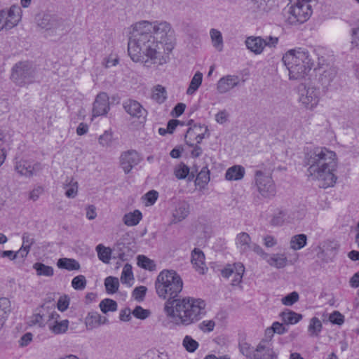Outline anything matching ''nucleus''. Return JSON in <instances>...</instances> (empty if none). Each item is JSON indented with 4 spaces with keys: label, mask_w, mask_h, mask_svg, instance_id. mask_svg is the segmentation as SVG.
Segmentation results:
<instances>
[{
    "label": "nucleus",
    "mask_w": 359,
    "mask_h": 359,
    "mask_svg": "<svg viewBox=\"0 0 359 359\" xmlns=\"http://www.w3.org/2000/svg\"><path fill=\"white\" fill-rule=\"evenodd\" d=\"M174 31L166 21L141 20L133 25L128 52L134 62L162 65L163 54H169L175 47Z\"/></svg>",
    "instance_id": "nucleus-1"
},
{
    "label": "nucleus",
    "mask_w": 359,
    "mask_h": 359,
    "mask_svg": "<svg viewBox=\"0 0 359 359\" xmlns=\"http://www.w3.org/2000/svg\"><path fill=\"white\" fill-rule=\"evenodd\" d=\"M304 162L308 165L307 172L313 179L322 182L320 187H333L337 181L334 172L337 168L336 154L325 147H316L307 152Z\"/></svg>",
    "instance_id": "nucleus-2"
},
{
    "label": "nucleus",
    "mask_w": 359,
    "mask_h": 359,
    "mask_svg": "<svg viewBox=\"0 0 359 359\" xmlns=\"http://www.w3.org/2000/svg\"><path fill=\"white\" fill-rule=\"evenodd\" d=\"M164 312L175 325L187 327L196 323L206 315V303L202 299L190 297L168 299Z\"/></svg>",
    "instance_id": "nucleus-3"
},
{
    "label": "nucleus",
    "mask_w": 359,
    "mask_h": 359,
    "mask_svg": "<svg viewBox=\"0 0 359 359\" xmlns=\"http://www.w3.org/2000/svg\"><path fill=\"white\" fill-rule=\"evenodd\" d=\"M282 60L289 72L290 80L304 79L313 65L309 52L301 48L288 50Z\"/></svg>",
    "instance_id": "nucleus-4"
},
{
    "label": "nucleus",
    "mask_w": 359,
    "mask_h": 359,
    "mask_svg": "<svg viewBox=\"0 0 359 359\" xmlns=\"http://www.w3.org/2000/svg\"><path fill=\"white\" fill-rule=\"evenodd\" d=\"M159 297L168 299H178L183 287V282L176 271H161L155 283Z\"/></svg>",
    "instance_id": "nucleus-5"
},
{
    "label": "nucleus",
    "mask_w": 359,
    "mask_h": 359,
    "mask_svg": "<svg viewBox=\"0 0 359 359\" xmlns=\"http://www.w3.org/2000/svg\"><path fill=\"white\" fill-rule=\"evenodd\" d=\"M311 1L297 0L294 5L291 6L287 11L286 21L291 25L302 24L306 22L312 14Z\"/></svg>",
    "instance_id": "nucleus-6"
},
{
    "label": "nucleus",
    "mask_w": 359,
    "mask_h": 359,
    "mask_svg": "<svg viewBox=\"0 0 359 359\" xmlns=\"http://www.w3.org/2000/svg\"><path fill=\"white\" fill-rule=\"evenodd\" d=\"M34 77L35 68L27 61L19 62L12 68L11 78L19 86L33 83Z\"/></svg>",
    "instance_id": "nucleus-7"
},
{
    "label": "nucleus",
    "mask_w": 359,
    "mask_h": 359,
    "mask_svg": "<svg viewBox=\"0 0 359 359\" xmlns=\"http://www.w3.org/2000/svg\"><path fill=\"white\" fill-rule=\"evenodd\" d=\"M22 11L19 6L12 5L9 8L0 10V32L10 30L18 25L22 18Z\"/></svg>",
    "instance_id": "nucleus-8"
},
{
    "label": "nucleus",
    "mask_w": 359,
    "mask_h": 359,
    "mask_svg": "<svg viewBox=\"0 0 359 359\" xmlns=\"http://www.w3.org/2000/svg\"><path fill=\"white\" fill-rule=\"evenodd\" d=\"M236 246L241 254L248 255L251 251L261 256L262 258H267L269 254L257 243L251 241V238L248 233L241 232L236 237Z\"/></svg>",
    "instance_id": "nucleus-9"
},
{
    "label": "nucleus",
    "mask_w": 359,
    "mask_h": 359,
    "mask_svg": "<svg viewBox=\"0 0 359 359\" xmlns=\"http://www.w3.org/2000/svg\"><path fill=\"white\" fill-rule=\"evenodd\" d=\"M320 97V90L319 88L304 85L299 88V102L309 109L315 108Z\"/></svg>",
    "instance_id": "nucleus-10"
},
{
    "label": "nucleus",
    "mask_w": 359,
    "mask_h": 359,
    "mask_svg": "<svg viewBox=\"0 0 359 359\" xmlns=\"http://www.w3.org/2000/svg\"><path fill=\"white\" fill-rule=\"evenodd\" d=\"M255 182L259 194L264 198H272L276 194V189L272 178L258 170L255 174Z\"/></svg>",
    "instance_id": "nucleus-11"
},
{
    "label": "nucleus",
    "mask_w": 359,
    "mask_h": 359,
    "mask_svg": "<svg viewBox=\"0 0 359 359\" xmlns=\"http://www.w3.org/2000/svg\"><path fill=\"white\" fill-rule=\"evenodd\" d=\"M37 25L46 31H50L53 34L57 30L63 31V21L56 15L44 14L38 20Z\"/></svg>",
    "instance_id": "nucleus-12"
},
{
    "label": "nucleus",
    "mask_w": 359,
    "mask_h": 359,
    "mask_svg": "<svg viewBox=\"0 0 359 359\" xmlns=\"http://www.w3.org/2000/svg\"><path fill=\"white\" fill-rule=\"evenodd\" d=\"M141 160L140 154L133 149L123 152L120 156V163L126 174H128Z\"/></svg>",
    "instance_id": "nucleus-13"
},
{
    "label": "nucleus",
    "mask_w": 359,
    "mask_h": 359,
    "mask_svg": "<svg viewBox=\"0 0 359 359\" xmlns=\"http://www.w3.org/2000/svg\"><path fill=\"white\" fill-rule=\"evenodd\" d=\"M109 110V97L106 93H99L95 100L93 107V116H104Z\"/></svg>",
    "instance_id": "nucleus-14"
},
{
    "label": "nucleus",
    "mask_w": 359,
    "mask_h": 359,
    "mask_svg": "<svg viewBox=\"0 0 359 359\" xmlns=\"http://www.w3.org/2000/svg\"><path fill=\"white\" fill-rule=\"evenodd\" d=\"M240 79L236 75H227L222 77L217 82V90L221 93L224 94L239 84Z\"/></svg>",
    "instance_id": "nucleus-15"
},
{
    "label": "nucleus",
    "mask_w": 359,
    "mask_h": 359,
    "mask_svg": "<svg viewBox=\"0 0 359 359\" xmlns=\"http://www.w3.org/2000/svg\"><path fill=\"white\" fill-rule=\"evenodd\" d=\"M54 300L46 301L39 309L41 314L46 319L48 323L54 319L60 318V315L55 311Z\"/></svg>",
    "instance_id": "nucleus-16"
},
{
    "label": "nucleus",
    "mask_w": 359,
    "mask_h": 359,
    "mask_svg": "<svg viewBox=\"0 0 359 359\" xmlns=\"http://www.w3.org/2000/svg\"><path fill=\"white\" fill-rule=\"evenodd\" d=\"M124 109L132 116L145 118L147 111L137 101L129 100L124 104Z\"/></svg>",
    "instance_id": "nucleus-17"
},
{
    "label": "nucleus",
    "mask_w": 359,
    "mask_h": 359,
    "mask_svg": "<svg viewBox=\"0 0 359 359\" xmlns=\"http://www.w3.org/2000/svg\"><path fill=\"white\" fill-rule=\"evenodd\" d=\"M245 45L251 52L256 55L262 53L266 47L264 38L261 36L248 37L245 40Z\"/></svg>",
    "instance_id": "nucleus-18"
},
{
    "label": "nucleus",
    "mask_w": 359,
    "mask_h": 359,
    "mask_svg": "<svg viewBox=\"0 0 359 359\" xmlns=\"http://www.w3.org/2000/svg\"><path fill=\"white\" fill-rule=\"evenodd\" d=\"M319 71L320 72L319 73V82L323 87H328L337 76V72L336 68L334 67H327L325 69L320 68Z\"/></svg>",
    "instance_id": "nucleus-19"
},
{
    "label": "nucleus",
    "mask_w": 359,
    "mask_h": 359,
    "mask_svg": "<svg viewBox=\"0 0 359 359\" xmlns=\"http://www.w3.org/2000/svg\"><path fill=\"white\" fill-rule=\"evenodd\" d=\"M255 9L262 11L269 12L276 8L281 0H250Z\"/></svg>",
    "instance_id": "nucleus-20"
},
{
    "label": "nucleus",
    "mask_w": 359,
    "mask_h": 359,
    "mask_svg": "<svg viewBox=\"0 0 359 359\" xmlns=\"http://www.w3.org/2000/svg\"><path fill=\"white\" fill-rule=\"evenodd\" d=\"M190 212V205L187 201H181L177 204L173 212V222L175 223L184 220Z\"/></svg>",
    "instance_id": "nucleus-21"
},
{
    "label": "nucleus",
    "mask_w": 359,
    "mask_h": 359,
    "mask_svg": "<svg viewBox=\"0 0 359 359\" xmlns=\"http://www.w3.org/2000/svg\"><path fill=\"white\" fill-rule=\"evenodd\" d=\"M174 175L178 180L187 178L188 182L194 180L195 177V172H190L189 166L184 163H180L175 168Z\"/></svg>",
    "instance_id": "nucleus-22"
},
{
    "label": "nucleus",
    "mask_w": 359,
    "mask_h": 359,
    "mask_svg": "<svg viewBox=\"0 0 359 359\" xmlns=\"http://www.w3.org/2000/svg\"><path fill=\"white\" fill-rule=\"evenodd\" d=\"M265 259L270 266L276 267L278 269L283 268L288 265L290 262L285 254H273L269 255L267 258H263Z\"/></svg>",
    "instance_id": "nucleus-23"
},
{
    "label": "nucleus",
    "mask_w": 359,
    "mask_h": 359,
    "mask_svg": "<svg viewBox=\"0 0 359 359\" xmlns=\"http://www.w3.org/2000/svg\"><path fill=\"white\" fill-rule=\"evenodd\" d=\"M58 319L59 318L54 319L53 323L50 321L48 324L49 330L55 334H61L65 333L69 326L68 320L65 319L59 320Z\"/></svg>",
    "instance_id": "nucleus-24"
},
{
    "label": "nucleus",
    "mask_w": 359,
    "mask_h": 359,
    "mask_svg": "<svg viewBox=\"0 0 359 359\" xmlns=\"http://www.w3.org/2000/svg\"><path fill=\"white\" fill-rule=\"evenodd\" d=\"M244 175L245 168L241 165H236L227 169L225 178L229 181L240 180L244 177Z\"/></svg>",
    "instance_id": "nucleus-25"
},
{
    "label": "nucleus",
    "mask_w": 359,
    "mask_h": 359,
    "mask_svg": "<svg viewBox=\"0 0 359 359\" xmlns=\"http://www.w3.org/2000/svg\"><path fill=\"white\" fill-rule=\"evenodd\" d=\"M194 123L193 120L189 121L187 125L190 127L187 131V133L185 135V141L188 140L189 142H194L195 140V137L200 135V132L203 130V126L201 124H196Z\"/></svg>",
    "instance_id": "nucleus-26"
},
{
    "label": "nucleus",
    "mask_w": 359,
    "mask_h": 359,
    "mask_svg": "<svg viewBox=\"0 0 359 359\" xmlns=\"http://www.w3.org/2000/svg\"><path fill=\"white\" fill-rule=\"evenodd\" d=\"M142 218V212L138 210H135L133 212L125 214L123 217V222L126 226H133L138 224Z\"/></svg>",
    "instance_id": "nucleus-27"
},
{
    "label": "nucleus",
    "mask_w": 359,
    "mask_h": 359,
    "mask_svg": "<svg viewBox=\"0 0 359 359\" xmlns=\"http://www.w3.org/2000/svg\"><path fill=\"white\" fill-rule=\"evenodd\" d=\"M191 263L198 269H204L205 264V255L199 248H194L191 252Z\"/></svg>",
    "instance_id": "nucleus-28"
},
{
    "label": "nucleus",
    "mask_w": 359,
    "mask_h": 359,
    "mask_svg": "<svg viewBox=\"0 0 359 359\" xmlns=\"http://www.w3.org/2000/svg\"><path fill=\"white\" fill-rule=\"evenodd\" d=\"M280 317L284 323L293 325L297 323L302 318V316L293 311L286 309L280 313Z\"/></svg>",
    "instance_id": "nucleus-29"
},
{
    "label": "nucleus",
    "mask_w": 359,
    "mask_h": 359,
    "mask_svg": "<svg viewBox=\"0 0 359 359\" xmlns=\"http://www.w3.org/2000/svg\"><path fill=\"white\" fill-rule=\"evenodd\" d=\"M11 311V302L8 299H0V327H2Z\"/></svg>",
    "instance_id": "nucleus-30"
},
{
    "label": "nucleus",
    "mask_w": 359,
    "mask_h": 359,
    "mask_svg": "<svg viewBox=\"0 0 359 359\" xmlns=\"http://www.w3.org/2000/svg\"><path fill=\"white\" fill-rule=\"evenodd\" d=\"M15 170L22 176L30 177L33 176V169L32 165L25 161H20L16 163L15 166Z\"/></svg>",
    "instance_id": "nucleus-31"
},
{
    "label": "nucleus",
    "mask_w": 359,
    "mask_h": 359,
    "mask_svg": "<svg viewBox=\"0 0 359 359\" xmlns=\"http://www.w3.org/2000/svg\"><path fill=\"white\" fill-rule=\"evenodd\" d=\"M210 181V170L208 168V166H204L202 168L201 171L198 173L196 178L195 180L196 185L200 186L202 188H204L205 185Z\"/></svg>",
    "instance_id": "nucleus-32"
},
{
    "label": "nucleus",
    "mask_w": 359,
    "mask_h": 359,
    "mask_svg": "<svg viewBox=\"0 0 359 359\" xmlns=\"http://www.w3.org/2000/svg\"><path fill=\"white\" fill-rule=\"evenodd\" d=\"M212 46L218 50H223V38L220 31L216 29H211L210 32Z\"/></svg>",
    "instance_id": "nucleus-33"
},
{
    "label": "nucleus",
    "mask_w": 359,
    "mask_h": 359,
    "mask_svg": "<svg viewBox=\"0 0 359 359\" xmlns=\"http://www.w3.org/2000/svg\"><path fill=\"white\" fill-rule=\"evenodd\" d=\"M239 350L240 352L248 359H259L257 355H255V350H253L250 344L243 340L239 342Z\"/></svg>",
    "instance_id": "nucleus-34"
},
{
    "label": "nucleus",
    "mask_w": 359,
    "mask_h": 359,
    "mask_svg": "<svg viewBox=\"0 0 359 359\" xmlns=\"http://www.w3.org/2000/svg\"><path fill=\"white\" fill-rule=\"evenodd\" d=\"M323 325L317 317H313L310 320L308 332L311 337H318L322 330Z\"/></svg>",
    "instance_id": "nucleus-35"
},
{
    "label": "nucleus",
    "mask_w": 359,
    "mask_h": 359,
    "mask_svg": "<svg viewBox=\"0 0 359 359\" xmlns=\"http://www.w3.org/2000/svg\"><path fill=\"white\" fill-rule=\"evenodd\" d=\"M57 266L62 269H79L80 264L74 259L60 258L57 262Z\"/></svg>",
    "instance_id": "nucleus-36"
},
{
    "label": "nucleus",
    "mask_w": 359,
    "mask_h": 359,
    "mask_svg": "<svg viewBox=\"0 0 359 359\" xmlns=\"http://www.w3.org/2000/svg\"><path fill=\"white\" fill-rule=\"evenodd\" d=\"M307 237L305 234H298L292 237L290 248L294 250L303 248L306 244Z\"/></svg>",
    "instance_id": "nucleus-37"
},
{
    "label": "nucleus",
    "mask_w": 359,
    "mask_h": 359,
    "mask_svg": "<svg viewBox=\"0 0 359 359\" xmlns=\"http://www.w3.org/2000/svg\"><path fill=\"white\" fill-rule=\"evenodd\" d=\"M101 315L97 312L88 313L86 318V325L88 329L92 330L100 325Z\"/></svg>",
    "instance_id": "nucleus-38"
},
{
    "label": "nucleus",
    "mask_w": 359,
    "mask_h": 359,
    "mask_svg": "<svg viewBox=\"0 0 359 359\" xmlns=\"http://www.w3.org/2000/svg\"><path fill=\"white\" fill-rule=\"evenodd\" d=\"M203 79V74L197 72L193 76L189 86L187 90V94L193 95L201 85Z\"/></svg>",
    "instance_id": "nucleus-39"
},
{
    "label": "nucleus",
    "mask_w": 359,
    "mask_h": 359,
    "mask_svg": "<svg viewBox=\"0 0 359 359\" xmlns=\"http://www.w3.org/2000/svg\"><path fill=\"white\" fill-rule=\"evenodd\" d=\"M151 97L159 104L164 102L167 97L165 88L161 85L156 86L153 90Z\"/></svg>",
    "instance_id": "nucleus-40"
},
{
    "label": "nucleus",
    "mask_w": 359,
    "mask_h": 359,
    "mask_svg": "<svg viewBox=\"0 0 359 359\" xmlns=\"http://www.w3.org/2000/svg\"><path fill=\"white\" fill-rule=\"evenodd\" d=\"M137 265L144 269H154L156 267L155 262L145 255H140L137 257Z\"/></svg>",
    "instance_id": "nucleus-41"
},
{
    "label": "nucleus",
    "mask_w": 359,
    "mask_h": 359,
    "mask_svg": "<svg viewBox=\"0 0 359 359\" xmlns=\"http://www.w3.org/2000/svg\"><path fill=\"white\" fill-rule=\"evenodd\" d=\"M106 291L109 294H114L117 292L119 286L118 279L115 277L109 276L104 280Z\"/></svg>",
    "instance_id": "nucleus-42"
},
{
    "label": "nucleus",
    "mask_w": 359,
    "mask_h": 359,
    "mask_svg": "<svg viewBox=\"0 0 359 359\" xmlns=\"http://www.w3.org/2000/svg\"><path fill=\"white\" fill-rule=\"evenodd\" d=\"M96 250L99 259L104 263H108L111 259V250L109 248L104 247L102 244H99L96 247Z\"/></svg>",
    "instance_id": "nucleus-43"
},
{
    "label": "nucleus",
    "mask_w": 359,
    "mask_h": 359,
    "mask_svg": "<svg viewBox=\"0 0 359 359\" xmlns=\"http://www.w3.org/2000/svg\"><path fill=\"white\" fill-rule=\"evenodd\" d=\"M100 308L104 313L109 311H116L117 310V303L111 299H104L100 303Z\"/></svg>",
    "instance_id": "nucleus-44"
},
{
    "label": "nucleus",
    "mask_w": 359,
    "mask_h": 359,
    "mask_svg": "<svg viewBox=\"0 0 359 359\" xmlns=\"http://www.w3.org/2000/svg\"><path fill=\"white\" fill-rule=\"evenodd\" d=\"M182 344L185 349L190 353L194 352L199 346L198 341L194 340L191 336L189 335L184 337Z\"/></svg>",
    "instance_id": "nucleus-45"
},
{
    "label": "nucleus",
    "mask_w": 359,
    "mask_h": 359,
    "mask_svg": "<svg viewBox=\"0 0 359 359\" xmlns=\"http://www.w3.org/2000/svg\"><path fill=\"white\" fill-rule=\"evenodd\" d=\"M99 144L103 147H109L113 143V135L112 132L106 130L104 133L99 137Z\"/></svg>",
    "instance_id": "nucleus-46"
},
{
    "label": "nucleus",
    "mask_w": 359,
    "mask_h": 359,
    "mask_svg": "<svg viewBox=\"0 0 359 359\" xmlns=\"http://www.w3.org/2000/svg\"><path fill=\"white\" fill-rule=\"evenodd\" d=\"M299 299V296L298 292L294 291L287 294L285 297H283L281 299V302L283 305L285 306H292L297 302H298Z\"/></svg>",
    "instance_id": "nucleus-47"
},
{
    "label": "nucleus",
    "mask_w": 359,
    "mask_h": 359,
    "mask_svg": "<svg viewBox=\"0 0 359 359\" xmlns=\"http://www.w3.org/2000/svg\"><path fill=\"white\" fill-rule=\"evenodd\" d=\"M86 285V280L84 276L79 275L74 277L72 281V286L78 290H83Z\"/></svg>",
    "instance_id": "nucleus-48"
},
{
    "label": "nucleus",
    "mask_w": 359,
    "mask_h": 359,
    "mask_svg": "<svg viewBox=\"0 0 359 359\" xmlns=\"http://www.w3.org/2000/svg\"><path fill=\"white\" fill-rule=\"evenodd\" d=\"M132 313L135 318L144 320L149 316L151 312L149 310L144 309L140 306H137Z\"/></svg>",
    "instance_id": "nucleus-49"
},
{
    "label": "nucleus",
    "mask_w": 359,
    "mask_h": 359,
    "mask_svg": "<svg viewBox=\"0 0 359 359\" xmlns=\"http://www.w3.org/2000/svg\"><path fill=\"white\" fill-rule=\"evenodd\" d=\"M31 323L32 325H37L39 327H44L46 323H48L46 319L41 314L39 310L37 309V312L34 313L31 319Z\"/></svg>",
    "instance_id": "nucleus-50"
},
{
    "label": "nucleus",
    "mask_w": 359,
    "mask_h": 359,
    "mask_svg": "<svg viewBox=\"0 0 359 359\" xmlns=\"http://www.w3.org/2000/svg\"><path fill=\"white\" fill-rule=\"evenodd\" d=\"M147 287L145 286H139L134 289L133 292V297L137 302L143 301L147 292Z\"/></svg>",
    "instance_id": "nucleus-51"
},
{
    "label": "nucleus",
    "mask_w": 359,
    "mask_h": 359,
    "mask_svg": "<svg viewBox=\"0 0 359 359\" xmlns=\"http://www.w3.org/2000/svg\"><path fill=\"white\" fill-rule=\"evenodd\" d=\"M285 212L282 210H279L277 213H275L271 220V224L273 226H280L285 221Z\"/></svg>",
    "instance_id": "nucleus-52"
},
{
    "label": "nucleus",
    "mask_w": 359,
    "mask_h": 359,
    "mask_svg": "<svg viewBox=\"0 0 359 359\" xmlns=\"http://www.w3.org/2000/svg\"><path fill=\"white\" fill-rule=\"evenodd\" d=\"M215 323L212 320H203L198 325V328L203 332H210L214 330Z\"/></svg>",
    "instance_id": "nucleus-53"
},
{
    "label": "nucleus",
    "mask_w": 359,
    "mask_h": 359,
    "mask_svg": "<svg viewBox=\"0 0 359 359\" xmlns=\"http://www.w3.org/2000/svg\"><path fill=\"white\" fill-rule=\"evenodd\" d=\"M69 297L67 295L60 297L57 303V309L61 312L66 311L69 305Z\"/></svg>",
    "instance_id": "nucleus-54"
},
{
    "label": "nucleus",
    "mask_w": 359,
    "mask_h": 359,
    "mask_svg": "<svg viewBox=\"0 0 359 359\" xmlns=\"http://www.w3.org/2000/svg\"><path fill=\"white\" fill-rule=\"evenodd\" d=\"M134 276L133 271H123L121 281L123 284L131 286L133 283Z\"/></svg>",
    "instance_id": "nucleus-55"
},
{
    "label": "nucleus",
    "mask_w": 359,
    "mask_h": 359,
    "mask_svg": "<svg viewBox=\"0 0 359 359\" xmlns=\"http://www.w3.org/2000/svg\"><path fill=\"white\" fill-rule=\"evenodd\" d=\"M67 190L65 191V196L67 198H74L77 195L78 192V183L77 182H74V183L69 185H66Z\"/></svg>",
    "instance_id": "nucleus-56"
},
{
    "label": "nucleus",
    "mask_w": 359,
    "mask_h": 359,
    "mask_svg": "<svg viewBox=\"0 0 359 359\" xmlns=\"http://www.w3.org/2000/svg\"><path fill=\"white\" fill-rule=\"evenodd\" d=\"M148 358L152 359H169L168 355L165 352H160L157 350H150L147 353Z\"/></svg>",
    "instance_id": "nucleus-57"
},
{
    "label": "nucleus",
    "mask_w": 359,
    "mask_h": 359,
    "mask_svg": "<svg viewBox=\"0 0 359 359\" xmlns=\"http://www.w3.org/2000/svg\"><path fill=\"white\" fill-rule=\"evenodd\" d=\"M330 320L332 323L336 325H341L344 321V317L339 311H334L330 316Z\"/></svg>",
    "instance_id": "nucleus-58"
},
{
    "label": "nucleus",
    "mask_w": 359,
    "mask_h": 359,
    "mask_svg": "<svg viewBox=\"0 0 359 359\" xmlns=\"http://www.w3.org/2000/svg\"><path fill=\"white\" fill-rule=\"evenodd\" d=\"M158 196V193L155 190H151L148 191L145 195V199L147 200V205H153L157 200Z\"/></svg>",
    "instance_id": "nucleus-59"
},
{
    "label": "nucleus",
    "mask_w": 359,
    "mask_h": 359,
    "mask_svg": "<svg viewBox=\"0 0 359 359\" xmlns=\"http://www.w3.org/2000/svg\"><path fill=\"white\" fill-rule=\"evenodd\" d=\"M186 144L194 148L191 152L192 157L197 158L202 154L203 149L197 143L195 144L194 142H189L188 140H186Z\"/></svg>",
    "instance_id": "nucleus-60"
},
{
    "label": "nucleus",
    "mask_w": 359,
    "mask_h": 359,
    "mask_svg": "<svg viewBox=\"0 0 359 359\" xmlns=\"http://www.w3.org/2000/svg\"><path fill=\"white\" fill-rule=\"evenodd\" d=\"M271 327L273 330L275 334H283L288 331V328L286 327L283 323L278 321L273 322Z\"/></svg>",
    "instance_id": "nucleus-61"
},
{
    "label": "nucleus",
    "mask_w": 359,
    "mask_h": 359,
    "mask_svg": "<svg viewBox=\"0 0 359 359\" xmlns=\"http://www.w3.org/2000/svg\"><path fill=\"white\" fill-rule=\"evenodd\" d=\"M34 243V239L33 236L28 233L25 232L22 235V245L26 247L27 248L30 249L31 246Z\"/></svg>",
    "instance_id": "nucleus-62"
},
{
    "label": "nucleus",
    "mask_w": 359,
    "mask_h": 359,
    "mask_svg": "<svg viewBox=\"0 0 359 359\" xmlns=\"http://www.w3.org/2000/svg\"><path fill=\"white\" fill-rule=\"evenodd\" d=\"M186 108V105L184 103H178L173 109L172 111V116L175 117H178L181 116L183 112L184 111V109Z\"/></svg>",
    "instance_id": "nucleus-63"
},
{
    "label": "nucleus",
    "mask_w": 359,
    "mask_h": 359,
    "mask_svg": "<svg viewBox=\"0 0 359 359\" xmlns=\"http://www.w3.org/2000/svg\"><path fill=\"white\" fill-rule=\"evenodd\" d=\"M352 44L359 46V21L356 28L352 29Z\"/></svg>",
    "instance_id": "nucleus-64"
}]
</instances>
